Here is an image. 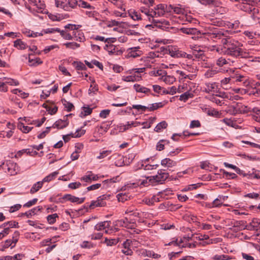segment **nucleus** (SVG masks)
I'll use <instances>...</instances> for the list:
<instances>
[{
    "label": "nucleus",
    "mask_w": 260,
    "mask_h": 260,
    "mask_svg": "<svg viewBox=\"0 0 260 260\" xmlns=\"http://www.w3.org/2000/svg\"><path fill=\"white\" fill-rule=\"evenodd\" d=\"M104 49L108 51L109 54H113L116 52L117 48L115 45L110 44L106 45Z\"/></svg>",
    "instance_id": "obj_41"
},
{
    "label": "nucleus",
    "mask_w": 260,
    "mask_h": 260,
    "mask_svg": "<svg viewBox=\"0 0 260 260\" xmlns=\"http://www.w3.org/2000/svg\"><path fill=\"white\" fill-rule=\"evenodd\" d=\"M222 44L223 47L221 50L224 54L236 58H246L249 57V53L242 48V43L229 36L222 39Z\"/></svg>",
    "instance_id": "obj_1"
},
{
    "label": "nucleus",
    "mask_w": 260,
    "mask_h": 260,
    "mask_svg": "<svg viewBox=\"0 0 260 260\" xmlns=\"http://www.w3.org/2000/svg\"><path fill=\"white\" fill-rule=\"evenodd\" d=\"M134 88L138 92L144 93L145 94L151 93V90L149 88L141 86L138 84H134Z\"/></svg>",
    "instance_id": "obj_25"
},
{
    "label": "nucleus",
    "mask_w": 260,
    "mask_h": 260,
    "mask_svg": "<svg viewBox=\"0 0 260 260\" xmlns=\"http://www.w3.org/2000/svg\"><path fill=\"white\" fill-rule=\"evenodd\" d=\"M193 96V94L191 93H190L188 91H186L184 92V93L182 94L180 96L179 100L181 101H187L189 98H192Z\"/></svg>",
    "instance_id": "obj_52"
},
{
    "label": "nucleus",
    "mask_w": 260,
    "mask_h": 260,
    "mask_svg": "<svg viewBox=\"0 0 260 260\" xmlns=\"http://www.w3.org/2000/svg\"><path fill=\"white\" fill-rule=\"evenodd\" d=\"M161 165L164 167L169 168L175 166L176 162L170 158H166L161 161Z\"/></svg>",
    "instance_id": "obj_32"
},
{
    "label": "nucleus",
    "mask_w": 260,
    "mask_h": 260,
    "mask_svg": "<svg viewBox=\"0 0 260 260\" xmlns=\"http://www.w3.org/2000/svg\"><path fill=\"white\" fill-rule=\"evenodd\" d=\"M215 11L217 14L223 15L227 13V12L228 11V9L226 7H223L222 5H221L218 8H217V9H216Z\"/></svg>",
    "instance_id": "obj_53"
},
{
    "label": "nucleus",
    "mask_w": 260,
    "mask_h": 260,
    "mask_svg": "<svg viewBox=\"0 0 260 260\" xmlns=\"http://www.w3.org/2000/svg\"><path fill=\"white\" fill-rule=\"evenodd\" d=\"M24 153H26L27 154H29L31 156H35L38 154V152L36 151H34L33 150H30V149H24L21 150L19 151L15 156H21Z\"/></svg>",
    "instance_id": "obj_30"
},
{
    "label": "nucleus",
    "mask_w": 260,
    "mask_h": 260,
    "mask_svg": "<svg viewBox=\"0 0 260 260\" xmlns=\"http://www.w3.org/2000/svg\"><path fill=\"white\" fill-rule=\"evenodd\" d=\"M140 2L144 4L146 7H151L154 4V0H140Z\"/></svg>",
    "instance_id": "obj_63"
},
{
    "label": "nucleus",
    "mask_w": 260,
    "mask_h": 260,
    "mask_svg": "<svg viewBox=\"0 0 260 260\" xmlns=\"http://www.w3.org/2000/svg\"><path fill=\"white\" fill-rule=\"evenodd\" d=\"M183 68L189 73H195L197 72L196 68L191 65H184Z\"/></svg>",
    "instance_id": "obj_62"
},
{
    "label": "nucleus",
    "mask_w": 260,
    "mask_h": 260,
    "mask_svg": "<svg viewBox=\"0 0 260 260\" xmlns=\"http://www.w3.org/2000/svg\"><path fill=\"white\" fill-rule=\"evenodd\" d=\"M159 166L157 164H146L144 165H142L143 169L145 171L148 172V173L151 174L153 172L154 170H156L157 168Z\"/></svg>",
    "instance_id": "obj_28"
},
{
    "label": "nucleus",
    "mask_w": 260,
    "mask_h": 260,
    "mask_svg": "<svg viewBox=\"0 0 260 260\" xmlns=\"http://www.w3.org/2000/svg\"><path fill=\"white\" fill-rule=\"evenodd\" d=\"M19 129L24 133H27L30 132L32 127L24 125L22 123L19 125Z\"/></svg>",
    "instance_id": "obj_59"
},
{
    "label": "nucleus",
    "mask_w": 260,
    "mask_h": 260,
    "mask_svg": "<svg viewBox=\"0 0 260 260\" xmlns=\"http://www.w3.org/2000/svg\"><path fill=\"white\" fill-rule=\"evenodd\" d=\"M114 160L115 165L117 167H122L124 165V158L123 155L115 153L110 157Z\"/></svg>",
    "instance_id": "obj_12"
},
{
    "label": "nucleus",
    "mask_w": 260,
    "mask_h": 260,
    "mask_svg": "<svg viewBox=\"0 0 260 260\" xmlns=\"http://www.w3.org/2000/svg\"><path fill=\"white\" fill-rule=\"evenodd\" d=\"M63 106L67 109L68 112H70L74 108L73 104L67 101L66 100H61Z\"/></svg>",
    "instance_id": "obj_47"
},
{
    "label": "nucleus",
    "mask_w": 260,
    "mask_h": 260,
    "mask_svg": "<svg viewBox=\"0 0 260 260\" xmlns=\"http://www.w3.org/2000/svg\"><path fill=\"white\" fill-rule=\"evenodd\" d=\"M180 30L183 34L190 35H198L201 34L200 31L198 30L196 28H186L182 27Z\"/></svg>",
    "instance_id": "obj_20"
},
{
    "label": "nucleus",
    "mask_w": 260,
    "mask_h": 260,
    "mask_svg": "<svg viewBox=\"0 0 260 260\" xmlns=\"http://www.w3.org/2000/svg\"><path fill=\"white\" fill-rule=\"evenodd\" d=\"M141 77L138 75H130L127 76H123L122 80L125 82H135L139 81Z\"/></svg>",
    "instance_id": "obj_31"
},
{
    "label": "nucleus",
    "mask_w": 260,
    "mask_h": 260,
    "mask_svg": "<svg viewBox=\"0 0 260 260\" xmlns=\"http://www.w3.org/2000/svg\"><path fill=\"white\" fill-rule=\"evenodd\" d=\"M190 48L192 50V56L194 55L196 57H199L203 54V51L200 49V47L197 45H190Z\"/></svg>",
    "instance_id": "obj_29"
},
{
    "label": "nucleus",
    "mask_w": 260,
    "mask_h": 260,
    "mask_svg": "<svg viewBox=\"0 0 260 260\" xmlns=\"http://www.w3.org/2000/svg\"><path fill=\"white\" fill-rule=\"evenodd\" d=\"M78 6L81 8H86L90 10H93L94 8L93 6L90 5L89 3L83 0L78 1Z\"/></svg>",
    "instance_id": "obj_42"
},
{
    "label": "nucleus",
    "mask_w": 260,
    "mask_h": 260,
    "mask_svg": "<svg viewBox=\"0 0 260 260\" xmlns=\"http://www.w3.org/2000/svg\"><path fill=\"white\" fill-rule=\"evenodd\" d=\"M118 178V176H117L110 179L105 180L103 181V183L104 185H106L107 187H108L110 186V184L116 182Z\"/></svg>",
    "instance_id": "obj_58"
},
{
    "label": "nucleus",
    "mask_w": 260,
    "mask_h": 260,
    "mask_svg": "<svg viewBox=\"0 0 260 260\" xmlns=\"http://www.w3.org/2000/svg\"><path fill=\"white\" fill-rule=\"evenodd\" d=\"M58 216L57 214L54 213L53 214L49 215L47 217V220L48 223L50 224H53L56 222V218H58Z\"/></svg>",
    "instance_id": "obj_49"
},
{
    "label": "nucleus",
    "mask_w": 260,
    "mask_h": 260,
    "mask_svg": "<svg viewBox=\"0 0 260 260\" xmlns=\"http://www.w3.org/2000/svg\"><path fill=\"white\" fill-rule=\"evenodd\" d=\"M43 186V182L39 181L35 183L30 190V192L34 194L37 192Z\"/></svg>",
    "instance_id": "obj_39"
},
{
    "label": "nucleus",
    "mask_w": 260,
    "mask_h": 260,
    "mask_svg": "<svg viewBox=\"0 0 260 260\" xmlns=\"http://www.w3.org/2000/svg\"><path fill=\"white\" fill-rule=\"evenodd\" d=\"M73 64L77 70H85L86 69L84 64L81 62L74 61Z\"/></svg>",
    "instance_id": "obj_56"
},
{
    "label": "nucleus",
    "mask_w": 260,
    "mask_h": 260,
    "mask_svg": "<svg viewBox=\"0 0 260 260\" xmlns=\"http://www.w3.org/2000/svg\"><path fill=\"white\" fill-rule=\"evenodd\" d=\"M85 133V130L78 129L74 134L72 133L70 135L63 136V139L65 142H68L70 140V136L73 138H79L83 135Z\"/></svg>",
    "instance_id": "obj_16"
},
{
    "label": "nucleus",
    "mask_w": 260,
    "mask_h": 260,
    "mask_svg": "<svg viewBox=\"0 0 260 260\" xmlns=\"http://www.w3.org/2000/svg\"><path fill=\"white\" fill-rule=\"evenodd\" d=\"M139 11L147 18L149 22L156 26L161 27L162 25H170V22L168 21L165 20L161 21L155 19L154 15L151 12H153V9L150 7H141Z\"/></svg>",
    "instance_id": "obj_2"
},
{
    "label": "nucleus",
    "mask_w": 260,
    "mask_h": 260,
    "mask_svg": "<svg viewBox=\"0 0 260 260\" xmlns=\"http://www.w3.org/2000/svg\"><path fill=\"white\" fill-rule=\"evenodd\" d=\"M229 35V31L217 28L212 32V35L208 37L211 39L221 40L223 38H227Z\"/></svg>",
    "instance_id": "obj_8"
},
{
    "label": "nucleus",
    "mask_w": 260,
    "mask_h": 260,
    "mask_svg": "<svg viewBox=\"0 0 260 260\" xmlns=\"http://www.w3.org/2000/svg\"><path fill=\"white\" fill-rule=\"evenodd\" d=\"M230 59H226L223 57H220L218 58L216 61V64L217 66L219 67H222L224 65H227L230 64Z\"/></svg>",
    "instance_id": "obj_36"
},
{
    "label": "nucleus",
    "mask_w": 260,
    "mask_h": 260,
    "mask_svg": "<svg viewBox=\"0 0 260 260\" xmlns=\"http://www.w3.org/2000/svg\"><path fill=\"white\" fill-rule=\"evenodd\" d=\"M110 196L103 194L98 198L96 201L91 202L90 205H85L84 208L85 211H88V209H94L95 207H105L106 206V200L109 199Z\"/></svg>",
    "instance_id": "obj_5"
},
{
    "label": "nucleus",
    "mask_w": 260,
    "mask_h": 260,
    "mask_svg": "<svg viewBox=\"0 0 260 260\" xmlns=\"http://www.w3.org/2000/svg\"><path fill=\"white\" fill-rule=\"evenodd\" d=\"M89 79L90 81H91V83L90 86V88L89 89V93H90L91 92H93L94 94L95 93L96 91L98 90V85L96 84L94 80H93V79L89 77Z\"/></svg>",
    "instance_id": "obj_35"
},
{
    "label": "nucleus",
    "mask_w": 260,
    "mask_h": 260,
    "mask_svg": "<svg viewBox=\"0 0 260 260\" xmlns=\"http://www.w3.org/2000/svg\"><path fill=\"white\" fill-rule=\"evenodd\" d=\"M165 245H173L174 246H178L180 248L186 247L185 244H184V239H180L179 240L176 239L175 240L169 242L168 244H166Z\"/></svg>",
    "instance_id": "obj_24"
},
{
    "label": "nucleus",
    "mask_w": 260,
    "mask_h": 260,
    "mask_svg": "<svg viewBox=\"0 0 260 260\" xmlns=\"http://www.w3.org/2000/svg\"><path fill=\"white\" fill-rule=\"evenodd\" d=\"M66 6L63 7V10L67 11H70L72 9H75L78 6V1L68 0L67 3H65Z\"/></svg>",
    "instance_id": "obj_22"
},
{
    "label": "nucleus",
    "mask_w": 260,
    "mask_h": 260,
    "mask_svg": "<svg viewBox=\"0 0 260 260\" xmlns=\"http://www.w3.org/2000/svg\"><path fill=\"white\" fill-rule=\"evenodd\" d=\"M112 153V150H104L100 152V155L97 156L98 159H103Z\"/></svg>",
    "instance_id": "obj_55"
},
{
    "label": "nucleus",
    "mask_w": 260,
    "mask_h": 260,
    "mask_svg": "<svg viewBox=\"0 0 260 260\" xmlns=\"http://www.w3.org/2000/svg\"><path fill=\"white\" fill-rule=\"evenodd\" d=\"M169 176L168 173L165 170H159L158 171L157 175L153 176L146 177L147 179H149V181H154L156 182L162 183Z\"/></svg>",
    "instance_id": "obj_6"
},
{
    "label": "nucleus",
    "mask_w": 260,
    "mask_h": 260,
    "mask_svg": "<svg viewBox=\"0 0 260 260\" xmlns=\"http://www.w3.org/2000/svg\"><path fill=\"white\" fill-rule=\"evenodd\" d=\"M221 121L224 123L226 125L232 127H235L237 125L235 122H234L232 119L225 118L221 120Z\"/></svg>",
    "instance_id": "obj_50"
},
{
    "label": "nucleus",
    "mask_w": 260,
    "mask_h": 260,
    "mask_svg": "<svg viewBox=\"0 0 260 260\" xmlns=\"http://www.w3.org/2000/svg\"><path fill=\"white\" fill-rule=\"evenodd\" d=\"M35 6H36L42 12L43 10L45 8V4H44L43 1H41V0H38V2L35 4Z\"/></svg>",
    "instance_id": "obj_64"
},
{
    "label": "nucleus",
    "mask_w": 260,
    "mask_h": 260,
    "mask_svg": "<svg viewBox=\"0 0 260 260\" xmlns=\"http://www.w3.org/2000/svg\"><path fill=\"white\" fill-rule=\"evenodd\" d=\"M219 96H221V95L218 96L216 94L215 96H213L212 98H211V101L216 103L218 105L221 106L222 104H223V100H220L219 99Z\"/></svg>",
    "instance_id": "obj_57"
},
{
    "label": "nucleus",
    "mask_w": 260,
    "mask_h": 260,
    "mask_svg": "<svg viewBox=\"0 0 260 260\" xmlns=\"http://www.w3.org/2000/svg\"><path fill=\"white\" fill-rule=\"evenodd\" d=\"M228 197L219 196L217 198L215 199L212 203H211L209 208L218 207L221 206Z\"/></svg>",
    "instance_id": "obj_19"
},
{
    "label": "nucleus",
    "mask_w": 260,
    "mask_h": 260,
    "mask_svg": "<svg viewBox=\"0 0 260 260\" xmlns=\"http://www.w3.org/2000/svg\"><path fill=\"white\" fill-rule=\"evenodd\" d=\"M170 9L173 10V12L177 14H181L184 13V10L179 7H175L170 5L169 7V11L171 12Z\"/></svg>",
    "instance_id": "obj_45"
},
{
    "label": "nucleus",
    "mask_w": 260,
    "mask_h": 260,
    "mask_svg": "<svg viewBox=\"0 0 260 260\" xmlns=\"http://www.w3.org/2000/svg\"><path fill=\"white\" fill-rule=\"evenodd\" d=\"M257 4L255 0H241L237 5L238 8L246 13H249L251 12H257V9L255 7Z\"/></svg>",
    "instance_id": "obj_4"
},
{
    "label": "nucleus",
    "mask_w": 260,
    "mask_h": 260,
    "mask_svg": "<svg viewBox=\"0 0 260 260\" xmlns=\"http://www.w3.org/2000/svg\"><path fill=\"white\" fill-rule=\"evenodd\" d=\"M163 81L167 84H173L175 81V78L171 76H162Z\"/></svg>",
    "instance_id": "obj_48"
},
{
    "label": "nucleus",
    "mask_w": 260,
    "mask_h": 260,
    "mask_svg": "<svg viewBox=\"0 0 260 260\" xmlns=\"http://www.w3.org/2000/svg\"><path fill=\"white\" fill-rule=\"evenodd\" d=\"M204 91L208 93H217L218 91V86L216 83H206Z\"/></svg>",
    "instance_id": "obj_11"
},
{
    "label": "nucleus",
    "mask_w": 260,
    "mask_h": 260,
    "mask_svg": "<svg viewBox=\"0 0 260 260\" xmlns=\"http://www.w3.org/2000/svg\"><path fill=\"white\" fill-rule=\"evenodd\" d=\"M69 121L68 118L63 119H59L57 120L52 126V128H56L57 129H62L67 127L69 125Z\"/></svg>",
    "instance_id": "obj_17"
},
{
    "label": "nucleus",
    "mask_w": 260,
    "mask_h": 260,
    "mask_svg": "<svg viewBox=\"0 0 260 260\" xmlns=\"http://www.w3.org/2000/svg\"><path fill=\"white\" fill-rule=\"evenodd\" d=\"M143 52L139 47L131 48L128 49L127 56L129 57L136 58L142 55Z\"/></svg>",
    "instance_id": "obj_14"
},
{
    "label": "nucleus",
    "mask_w": 260,
    "mask_h": 260,
    "mask_svg": "<svg viewBox=\"0 0 260 260\" xmlns=\"http://www.w3.org/2000/svg\"><path fill=\"white\" fill-rule=\"evenodd\" d=\"M58 171H55L51 174H50L49 175L45 177L43 180L41 182H49L53 180H54L56 177V176L58 174Z\"/></svg>",
    "instance_id": "obj_37"
},
{
    "label": "nucleus",
    "mask_w": 260,
    "mask_h": 260,
    "mask_svg": "<svg viewBox=\"0 0 260 260\" xmlns=\"http://www.w3.org/2000/svg\"><path fill=\"white\" fill-rule=\"evenodd\" d=\"M128 14L130 17L134 20H142L143 19V16L139 11H137L135 10H130L128 11Z\"/></svg>",
    "instance_id": "obj_27"
},
{
    "label": "nucleus",
    "mask_w": 260,
    "mask_h": 260,
    "mask_svg": "<svg viewBox=\"0 0 260 260\" xmlns=\"http://www.w3.org/2000/svg\"><path fill=\"white\" fill-rule=\"evenodd\" d=\"M167 6L164 4H159L157 5L153 8V15H154L155 18L158 17L163 16L166 12L168 11L167 10Z\"/></svg>",
    "instance_id": "obj_7"
},
{
    "label": "nucleus",
    "mask_w": 260,
    "mask_h": 260,
    "mask_svg": "<svg viewBox=\"0 0 260 260\" xmlns=\"http://www.w3.org/2000/svg\"><path fill=\"white\" fill-rule=\"evenodd\" d=\"M132 108L138 110V111L145 112L146 110L148 111V106H144L140 105H133Z\"/></svg>",
    "instance_id": "obj_54"
},
{
    "label": "nucleus",
    "mask_w": 260,
    "mask_h": 260,
    "mask_svg": "<svg viewBox=\"0 0 260 260\" xmlns=\"http://www.w3.org/2000/svg\"><path fill=\"white\" fill-rule=\"evenodd\" d=\"M60 36L67 40H72L73 39V34H70L67 30H60L59 31Z\"/></svg>",
    "instance_id": "obj_38"
},
{
    "label": "nucleus",
    "mask_w": 260,
    "mask_h": 260,
    "mask_svg": "<svg viewBox=\"0 0 260 260\" xmlns=\"http://www.w3.org/2000/svg\"><path fill=\"white\" fill-rule=\"evenodd\" d=\"M132 241L131 240L127 239L123 243V248L122 249V252L126 255H132L133 251L131 248Z\"/></svg>",
    "instance_id": "obj_13"
},
{
    "label": "nucleus",
    "mask_w": 260,
    "mask_h": 260,
    "mask_svg": "<svg viewBox=\"0 0 260 260\" xmlns=\"http://www.w3.org/2000/svg\"><path fill=\"white\" fill-rule=\"evenodd\" d=\"M167 123L165 121H162L157 124L154 128V131L156 132H159L162 129L167 128Z\"/></svg>",
    "instance_id": "obj_44"
},
{
    "label": "nucleus",
    "mask_w": 260,
    "mask_h": 260,
    "mask_svg": "<svg viewBox=\"0 0 260 260\" xmlns=\"http://www.w3.org/2000/svg\"><path fill=\"white\" fill-rule=\"evenodd\" d=\"M89 174L85 175L81 178V181H84L87 183L91 182V177L92 176V172H89Z\"/></svg>",
    "instance_id": "obj_60"
},
{
    "label": "nucleus",
    "mask_w": 260,
    "mask_h": 260,
    "mask_svg": "<svg viewBox=\"0 0 260 260\" xmlns=\"http://www.w3.org/2000/svg\"><path fill=\"white\" fill-rule=\"evenodd\" d=\"M218 71L215 69L208 70L205 73L204 76L207 78H212L218 73Z\"/></svg>",
    "instance_id": "obj_43"
},
{
    "label": "nucleus",
    "mask_w": 260,
    "mask_h": 260,
    "mask_svg": "<svg viewBox=\"0 0 260 260\" xmlns=\"http://www.w3.org/2000/svg\"><path fill=\"white\" fill-rule=\"evenodd\" d=\"M73 39H74L76 41L83 42L85 41V37L84 33L81 30H78V28L74 31H73Z\"/></svg>",
    "instance_id": "obj_18"
},
{
    "label": "nucleus",
    "mask_w": 260,
    "mask_h": 260,
    "mask_svg": "<svg viewBox=\"0 0 260 260\" xmlns=\"http://www.w3.org/2000/svg\"><path fill=\"white\" fill-rule=\"evenodd\" d=\"M2 81L5 83V84H9L10 85H15L17 86L19 84V82L17 80H16L13 79L8 78L7 77H4L2 79Z\"/></svg>",
    "instance_id": "obj_40"
},
{
    "label": "nucleus",
    "mask_w": 260,
    "mask_h": 260,
    "mask_svg": "<svg viewBox=\"0 0 260 260\" xmlns=\"http://www.w3.org/2000/svg\"><path fill=\"white\" fill-rule=\"evenodd\" d=\"M63 45H64L67 48H70L73 50L80 47V45L79 44L74 42H68L63 44Z\"/></svg>",
    "instance_id": "obj_46"
},
{
    "label": "nucleus",
    "mask_w": 260,
    "mask_h": 260,
    "mask_svg": "<svg viewBox=\"0 0 260 260\" xmlns=\"http://www.w3.org/2000/svg\"><path fill=\"white\" fill-rule=\"evenodd\" d=\"M83 111H82L80 114V116L81 117L89 115L92 112V109L89 108V107H83Z\"/></svg>",
    "instance_id": "obj_51"
},
{
    "label": "nucleus",
    "mask_w": 260,
    "mask_h": 260,
    "mask_svg": "<svg viewBox=\"0 0 260 260\" xmlns=\"http://www.w3.org/2000/svg\"><path fill=\"white\" fill-rule=\"evenodd\" d=\"M62 199L66 200L67 201H69L72 203H77L78 204H81L84 202L85 198H79L75 196H72L70 194H66L63 196Z\"/></svg>",
    "instance_id": "obj_15"
},
{
    "label": "nucleus",
    "mask_w": 260,
    "mask_h": 260,
    "mask_svg": "<svg viewBox=\"0 0 260 260\" xmlns=\"http://www.w3.org/2000/svg\"><path fill=\"white\" fill-rule=\"evenodd\" d=\"M42 207L40 206H38L35 208H32L30 210L26 212L25 213H22L20 214V216L22 217L23 216H26L27 218L31 217L32 215H36L38 212L41 211L42 210Z\"/></svg>",
    "instance_id": "obj_21"
},
{
    "label": "nucleus",
    "mask_w": 260,
    "mask_h": 260,
    "mask_svg": "<svg viewBox=\"0 0 260 260\" xmlns=\"http://www.w3.org/2000/svg\"><path fill=\"white\" fill-rule=\"evenodd\" d=\"M232 78L233 83L239 82L240 85H243L244 86H247L249 84V82L246 76L241 75H236L232 76Z\"/></svg>",
    "instance_id": "obj_9"
},
{
    "label": "nucleus",
    "mask_w": 260,
    "mask_h": 260,
    "mask_svg": "<svg viewBox=\"0 0 260 260\" xmlns=\"http://www.w3.org/2000/svg\"><path fill=\"white\" fill-rule=\"evenodd\" d=\"M251 112V108L242 105L241 103H238L235 107L234 108V113L233 114L235 115L236 114L239 113V114H247L249 112Z\"/></svg>",
    "instance_id": "obj_10"
},
{
    "label": "nucleus",
    "mask_w": 260,
    "mask_h": 260,
    "mask_svg": "<svg viewBox=\"0 0 260 260\" xmlns=\"http://www.w3.org/2000/svg\"><path fill=\"white\" fill-rule=\"evenodd\" d=\"M60 29L59 28H48L43 30L42 32L44 34H51L55 33L56 32H59Z\"/></svg>",
    "instance_id": "obj_61"
},
{
    "label": "nucleus",
    "mask_w": 260,
    "mask_h": 260,
    "mask_svg": "<svg viewBox=\"0 0 260 260\" xmlns=\"http://www.w3.org/2000/svg\"><path fill=\"white\" fill-rule=\"evenodd\" d=\"M110 224L111 222L110 221H105L96 224L94 228L97 231H101L109 228Z\"/></svg>",
    "instance_id": "obj_26"
},
{
    "label": "nucleus",
    "mask_w": 260,
    "mask_h": 260,
    "mask_svg": "<svg viewBox=\"0 0 260 260\" xmlns=\"http://www.w3.org/2000/svg\"><path fill=\"white\" fill-rule=\"evenodd\" d=\"M259 224H260V219H259L258 218H254V219H253L252 221L246 226H247V229L248 230H250V231L257 230L259 228Z\"/></svg>",
    "instance_id": "obj_23"
},
{
    "label": "nucleus",
    "mask_w": 260,
    "mask_h": 260,
    "mask_svg": "<svg viewBox=\"0 0 260 260\" xmlns=\"http://www.w3.org/2000/svg\"><path fill=\"white\" fill-rule=\"evenodd\" d=\"M14 47L18 49L24 50L26 48L27 45L20 39H17L14 42Z\"/></svg>",
    "instance_id": "obj_33"
},
{
    "label": "nucleus",
    "mask_w": 260,
    "mask_h": 260,
    "mask_svg": "<svg viewBox=\"0 0 260 260\" xmlns=\"http://www.w3.org/2000/svg\"><path fill=\"white\" fill-rule=\"evenodd\" d=\"M218 28L214 27V25H210L205 27V32L203 35H205L207 37L212 35V32L215 31Z\"/></svg>",
    "instance_id": "obj_34"
},
{
    "label": "nucleus",
    "mask_w": 260,
    "mask_h": 260,
    "mask_svg": "<svg viewBox=\"0 0 260 260\" xmlns=\"http://www.w3.org/2000/svg\"><path fill=\"white\" fill-rule=\"evenodd\" d=\"M165 53L170 55L173 57H184L188 59H193L191 54H187L186 52L180 50L177 47L168 46L166 49Z\"/></svg>",
    "instance_id": "obj_3"
}]
</instances>
